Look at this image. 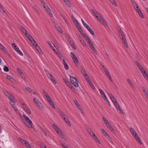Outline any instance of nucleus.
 Listing matches in <instances>:
<instances>
[{"label":"nucleus","mask_w":148,"mask_h":148,"mask_svg":"<svg viewBox=\"0 0 148 148\" xmlns=\"http://www.w3.org/2000/svg\"><path fill=\"white\" fill-rule=\"evenodd\" d=\"M23 117L26 121L25 122H24V124L29 128L30 129L32 128L33 125L32 121L25 115H23Z\"/></svg>","instance_id":"1"},{"label":"nucleus","mask_w":148,"mask_h":148,"mask_svg":"<svg viewBox=\"0 0 148 148\" xmlns=\"http://www.w3.org/2000/svg\"><path fill=\"white\" fill-rule=\"evenodd\" d=\"M3 92L4 94L7 97L8 99L10 100V101H11L12 103L15 102V100L14 97L7 90L5 91H3Z\"/></svg>","instance_id":"2"},{"label":"nucleus","mask_w":148,"mask_h":148,"mask_svg":"<svg viewBox=\"0 0 148 148\" xmlns=\"http://www.w3.org/2000/svg\"><path fill=\"white\" fill-rule=\"evenodd\" d=\"M87 131L88 134L90 135L98 143H99L100 141L97 137L95 136L94 133L89 127H88L87 129Z\"/></svg>","instance_id":"3"},{"label":"nucleus","mask_w":148,"mask_h":148,"mask_svg":"<svg viewBox=\"0 0 148 148\" xmlns=\"http://www.w3.org/2000/svg\"><path fill=\"white\" fill-rule=\"evenodd\" d=\"M53 126L55 130V131L62 138H64V136L63 134L60 130L58 128V127L55 124H53Z\"/></svg>","instance_id":"4"},{"label":"nucleus","mask_w":148,"mask_h":148,"mask_svg":"<svg viewBox=\"0 0 148 148\" xmlns=\"http://www.w3.org/2000/svg\"><path fill=\"white\" fill-rule=\"evenodd\" d=\"M133 4L134 5V8L135 10L138 13L140 16L142 18H144V17L142 13H141V10H140V8H138V6L136 3L134 2V3H133Z\"/></svg>","instance_id":"5"},{"label":"nucleus","mask_w":148,"mask_h":148,"mask_svg":"<svg viewBox=\"0 0 148 148\" xmlns=\"http://www.w3.org/2000/svg\"><path fill=\"white\" fill-rule=\"evenodd\" d=\"M70 80L71 83L76 87H77L79 85L78 81L75 77L70 76Z\"/></svg>","instance_id":"6"},{"label":"nucleus","mask_w":148,"mask_h":148,"mask_svg":"<svg viewBox=\"0 0 148 148\" xmlns=\"http://www.w3.org/2000/svg\"><path fill=\"white\" fill-rule=\"evenodd\" d=\"M33 100L34 103L39 108L41 109L42 108V104L38 99L35 97H34L33 99Z\"/></svg>","instance_id":"7"},{"label":"nucleus","mask_w":148,"mask_h":148,"mask_svg":"<svg viewBox=\"0 0 148 148\" xmlns=\"http://www.w3.org/2000/svg\"><path fill=\"white\" fill-rule=\"evenodd\" d=\"M12 47L14 50L16 51L17 53L20 56H23V54L22 52L19 49L18 47H17V46L14 43H12L11 44Z\"/></svg>","instance_id":"8"},{"label":"nucleus","mask_w":148,"mask_h":148,"mask_svg":"<svg viewBox=\"0 0 148 148\" xmlns=\"http://www.w3.org/2000/svg\"><path fill=\"white\" fill-rule=\"evenodd\" d=\"M43 6L44 8L47 11V12L49 14V15L50 16L53 17V14H52L51 10L47 5L46 3L44 5H43Z\"/></svg>","instance_id":"9"},{"label":"nucleus","mask_w":148,"mask_h":148,"mask_svg":"<svg viewBox=\"0 0 148 148\" xmlns=\"http://www.w3.org/2000/svg\"><path fill=\"white\" fill-rule=\"evenodd\" d=\"M129 130L132 135L134 138L138 135L137 133L132 127H130Z\"/></svg>","instance_id":"10"},{"label":"nucleus","mask_w":148,"mask_h":148,"mask_svg":"<svg viewBox=\"0 0 148 148\" xmlns=\"http://www.w3.org/2000/svg\"><path fill=\"white\" fill-rule=\"evenodd\" d=\"M111 99L112 100V102L114 103L117 108L120 111V107L114 97H113Z\"/></svg>","instance_id":"11"},{"label":"nucleus","mask_w":148,"mask_h":148,"mask_svg":"<svg viewBox=\"0 0 148 148\" xmlns=\"http://www.w3.org/2000/svg\"><path fill=\"white\" fill-rule=\"evenodd\" d=\"M22 107L25 111L27 113L29 114H31L30 109L27 106L24 105V104H23V106H22Z\"/></svg>","instance_id":"12"},{"label":"nucleus","mask_w":148,"mask_h":148,"mask_svg":"<svg viewBox=\"0 0 148 148\" xmlns=\"http://www.w3.org/2000/svg\"><path fill=\"white\" fill-rule=\"evenodd\" d=\"M0 49L4 53H6L7 52V49L1 43H0Z\"/></svg>","instance_id":"13"},{"label":"nucleus","mask_w":148,"mask_h":148,"mask_svg":"<svg viewBox=\"0 0 148 148\" xmlns=\"http://www.w3.org/2000/svg\"><path fill=\"white\" fill-rule=\"evenodd\" d=\"M127 81L128 82L129 85L133 89H135V88L134 86L132 83V82L129 79H127Z\"/></svg>","instance_id":"14"},{"label":"nucleus","mask_w":148,"mask_h":148,"mask_svg":"<svg viewBox=\"0 0 148 148\" xmlns=\"http://www.w3.org/2000/svg\"><path fill=\"white\" fill-rule=\"evenodd\" d=\"M48 78L51 80L54 83L56 84V82L55 79L54 78L53 76L51 74L49 75L48 76Z\"/></svg>","instance_id":"15"},{"label":"nucleus","mask_w":148,"mask_h":148,"mask_svg":"<svg viewBox=\"0 0 148 148\" xmlns=\"http://www.w3.org/2000/svg\"><path fill=\"white\" fill-rule=\"evenodd\" d=\"M9 103L11 105L13 108V109L15 111V112H18V109H17L16 107L15 106H14V105L13 104V103H12V102H11V101H9Z\"/></svg>","instance_id":"16"},{"label":"nucleus","mask_w":148,"mask_h":148,"mask_svg":"<svg viewBox=\"0 0 148 148\" xmlns=\"http://www.w3.org/2000/svg\"><path fill=\"white\" fill-rule=\"evenodd\" d=\"M126 40V39L123 32L121 31V41H123Z\"/></svg>","instance_id":"17"},{"label":"nucleus","mask_w":148,"mask_h":148,"mask_svg":"<svg viewBox=\"0 0 148 148\" xmlns=\"http://www.w3.org/2000/svg\"><path fill=\"white\" fill-rule=\"evenodd\" d=\"M99 90L100 93L101 94L103 98H106V95L105 94L103 90L100 89H99Z\"/></svg>","instance_id":"18"},{"label":"nucleus","mask_w":148,"mask_h":148,"mask_svg":"<svg viewBox=\"0 0 148 148\" xmlns=\"http://www.w3.org/2000/svg\"><path fill=\"white\" fill-rule=\"evenodd\" d=\"M68 42L70 43L71 45V47L73 48H74V49H76V48L75 47V45H74L73 42V41H72L70 39H68Z\"/></svg>","instance_id":"19"},{"label":"nucleus","mask_w":148,"mask_h":148,"mask_svg":"<svg viewBox=\"0 0 148 148\" xmlns=\"http://www.w3.org/2000/svg\"><path fill=\"white\" fill-rule=\"evenodd\" d=\"M122 44L123 45L124 47L126 48H128V44L127 43V41L126 40H124L123 41H122Z\"/></svg>","instance_id":"20"},{"label":"nucleus","mask_w":148,"mask_h":148,"mask_svg":"<svg viewBox=\"0 0 148 148\" xmlns=\"http://www.w3.org/2000/svg\"><path fill=\"white\" fill-rule=\"evenodd\" d=\"M73 60L76 66H77L78 65V63L79 62V61L78 60L77 58L76 57H74V58H73Z\"/></svg>","instance_id":"21"},{"label":"nucleus","mask_w":148,"mask_h":148,"mask_svg":"<svg viewBox=\"0 0 148 148\" xmlns=\"http://www.w3.org/2000/svg\"><path fill=\"white\" fill-rule=\"evenodd\" d=\"M99 22L101 23L104 26L107 27L108 26V24L106 23L105 20L103 18L101 19Z\"/></svg>","instance_id":"22"},{"label":"nucleus","mask_w":148,"mask_h":148,"mask_svg":"<svg viewBox=\"0 0 148 148\" xmlns=\"http://www.w3.org/2000/svg\"><path fill=\"white\" fill-rule=\"evenodd\" d=\"M35 46V48L36 50L38 51L40 54H42V52L41 51V50L40 49V47L38 46V45H36Z\"/></svg>","instance_id":"23"},{"label":"nucleus","mask_w":148,"mask_h":148,"mask_svg":"<svg viewBox=\"0 0 148 148\" xmlns=\"http://www.w3.org/2000/svg\"><path fill=\"white\" fill-rule=\"evenodd\" d=\"M106 125L108 129H109L112 132H113V129L109 123L107 124H106Z\"/></svg>","instance_id":"24"},{"label":"nucleus","mask_w":148,"mask_h":148,"mask_svg":"<svg viewBox=\"0 0 148 148\" xmlns=\"http://www.w3.org/2000/svg\"><path fill=\"white\" fill-rule=\"evenodd\" d=\"M91 11L93 14L96 17V16H98L99 14L95 10L93 9H92Z\"/></svg>","instance_id":"25"},{"label":"nucleus","mask_w":148,"mask_h":148,"mask_svg":"<svg viewBox=\"0 0 148 148\" xmlns=\"http://www.w3.org/2000/svg\"><path fill=\"white\" fill-rule=\"evenodd\" d=\"M74 103H75V106L77 107V108L78 109H80L81 106L78 103V102L77 101V100H74Z\"/></svg>","instance_id":"26"},{"label":"nucleus","mask_w":148,"mask_h":148,"mask_svg":"<svg viewBox=\"0 0 148 148\" xmlns=\"http://www.w3.org/2000/svg\"><path fill=\"white\" fill-rule=\"evenodd\" d=\"M134 138L136 139V140L138 142L140 145L142 144V143L140 139V138L138 137V135L137 136L135 137Z\"/></svg>","instance_id":"27"},{"label":"nucleus","mask_w":148,"mask_h":148,"mask_svg":"<svg viewBox=\"0 0 148 148\" xmlns=\"http://www.w3.org/2000/svg\"><path fill=\"white\" fill-rule=\"evenodd\" d=\"M42 92L44 95L46 99H47L48 97H49V96L48 95V93L46 92L44 90H42Z\"/></svg>","instance_id":"28"},{"label":"nucleus","mask_w":148,"mask_h":148,"mask_svg":"<svg viewBox=\"0 0 148 148\" xmlns=\"http://www.w3.org/2000/svg\"><path fill=\"white\" fill-rule=\"evenodd\" d=\"M0 12L4 15H5V13L3 10L1 5L0 4Z\"/></svg>","instance_id":"29"},{"label":"nucleus","mask_w":148,"mask_h":148,"mask_svg":"<svg viewBox=\"0 0 148 148\" xmlns=\"http://www.w3.org/2000/svg\"><path fill=\"white\" fill-rule=\"evenodd\" d=\"M84 76L85 77V78L87 80L88 82L90 81L89 76L87 75L86 73L85 74H84Z\"/></svg>","instance_id":"30"},{"label":"nucleus","mask_w":148,"mask_h":148,"mask_svg":"<svg viewBox=\"0 0 148 148\" xmlns=\"http://www.w3.org/2000/svg\"><path fill=\"white\" fill-rule=\"evenodd\" d=\"M6 77L8 79L12 82H13L14 81V79L12 77L9 75H7Z\"/></svg>","instance_id":"31"},{"label":"nucleus","mask_w":148,"mask_h":148,"mask_svg":"<svg viewBox=\"0 0 148 148\" xmlns=\"http://www.w3.org/2000/svg\"><path fill=\"white\" fill-rule=\"evenodd\" d=\"M89 85L91 87L92 89H95V88L94 86V85L92 84V83L91 82V81H89V82H88Z\"/></svg>","instance_id":"32"},{"label":"nucleus","mask_w":148,"mask_h":148,"mask_svg":"<svg viewBox=\"0 0 148 148\" xmlns=\"http://www.w3.org/2000/svg\"><path fill=\"white\" fill-rule=\"evenodd\" d=\"M81 21H82V23L84 25V26L86 27L87 29V28H88L89 27H90L82 19H81Z\"/></svg>","instance_id":"33"},{"label":"nucleus","mask_w":148,"mask_h":148,"mask_svg":"<svg viewBox=\"0 0 148 148\" xmlns=\"http://www.w3.org/2000/svg\"><path fill=\"white\" fill-rule=\"evenodd\" d=\"M103 135L108 140L110 141V138L107 132H106Z\"/></svg>","instance_id":"34"},{"label":"nucleus","mask_w":148,"mask_h":148,"mask_svg":"<svg viewBox=\"0 0 148 148\" xmlns=\"http://www.w3.org/2000/svg\"><path fill=\"white\" fill-rule=\"evenodd\" d=\"M56 29H57L58 30L60 33H62V30L61 28L58 25H57L56 26Z\"/></svg>","instance_id":"35"},{"label":"nucleus","mask_w":148,"mask_h":148,"mask_svg":"<svg viewBox=\"0 0 148 148\" xmlns=\"http://www.w3.org/2000/svg\"><path fill=\"white\" fill-rule=\"evenodd\" d=\"M144 78H146L148 79V74L146 73V71H144L142 74Z\"/></svg>","instance_id":"36"},{"label":"nucleus","mask_w":148,"mask_h":148,"mask_svg":"<svg viewBox=\"0 0 148 148\" xmlns=\"http://www.w3.org/2000/svg\"><path fill=\"white\" fill-rule=\"evenodd\" d=\"M79 40L80 42H81V44L83 45V46H86V44L85 42L84 41L82 40V38H79Z\"/></svg>","instance_id":"37"},{"label":"nucleus","mask_w":148,"mask_h":148,"mask_svg":"<svg viewBox=\"0 0 148 148\" xmlns=\"http://www.w3.org/2000/svg\"><path fill=\"white\" fill-rule=\"evenodd\" d=\"M90 46L91 47V48H92L93 51L95 53H96L97 52V51L96 49H95V47L93 46V44H90Z\"/></svg>","instance_id":"38"},{"label":"nucleus","mask_w":148,"mask_h":148,"mask_svg":"<svg viewBox=\"0 0 148 148\" xmlns=\"http://www.w3.org/2000/svg\"><path fill=\"white\" fill-rule=\"evenodd\" d=\"M87 29L88 30L89 32L92 35H95L94 32L90 27H89L88 28H87Z\"/></svg>","instance_id":"39"},{"label":"nucleus","mask_w":148,"mask_h":148,"mask_svg":"<svg viewBox=\"0 0 148 148\" xmlns=\"http://www.w3.org/2000/svg\"><path fill=\"white\" fill-rule=\"evenodd\" d=\"M20 29L24 34L27 32L23 27H20Z\"/></svg>","instance_id":"40"},{"label":"nucleus","mask_w":148,"mask_h":148,"mask_svg":"<svg viewBox=\"0 0 148 148\" xmlns=\"http://www.w3.org/2000/svg\"><path fill=\"white\" fill-rule=\"evenodd\" d=\"M24 144L25 145L26 147L27 148H32L31 147L30 145L28 143L27 141H26V142Z\"/></svg>","instance_id":"41"},{"label":"nucleus","mask_w":148,"mask_h":148,"mask_svg":"<svg viewBox=\"0 0 148 148\" xmlns=\"http://www.w3.org/2000/svg\"><path fill=\"white\" fill-rule=\"evenodd\" d=\"M80 69L82 73L83 74H85L86 73V72L82 67H81L80 68Z\"/></svg>","instance_id":"42"},{"label":"nucleus","mask_w":148,"mask_h":148,"mask_svg":"<svg viewBox=\"0 0 148 148\" xmlns=\"http://www.w3.org/2000/svg\"><path fill=\"white\" fill-rule=\"evenodd\" d=\"M96 17L97 18L98 20L99 21L101 19L103 18L99 14L98 15V16H96Z\"/></svg>","instance_id":"43"},{"label":"nucleus","mask_w":148,"mask_h":148,"mask_svg":"<svg viewBox=\"0 0 148 148\" xmlns=\"http://www.w3.org/2000/svg\"><path fill=\"white\" fill-rule=\"evenodd\" d=\"M47 42L51 47H52L53 46L52 45H54V44L49 40H48Z\"/></svg>","instance_id":"44"},{"label":"nucleus","mask_w":148,"mask_h":148,"mask_svg":"<svg viewBox=\"0 0 148 148\" xmlns=\"http://www.w3.org/2000/svg\"><path fill=\"white\" fill-rule=\"evenodd\" d=\"M63 80L67 86L70 83V82L68 80L64 78L63 79Z\"/></svg>","instance_id":"45"},{"label":"nucleus","mask_w":148,"mask_h":148,"mask_svg":"<svg viewBox=\"0 0 148 148\" xmlns=\"http://www.w3.org/2000/svg\"><path fill=\"white\" fill-rule=\"evenodd\" d=\"M104 71L106 74L107 75V76H108V75H109V73L107 69H106V68H104Z\"/></svg>","instance_id":"46"},{"label":"nucleus","mask_w":148,"mask_h":148,"mask_svg":"<svg viewBox=\"0 0 148 148\" xmlns=\"http://www.w3.org/2000/svg\"><path fill=\"white\" fill-rule=\"evenodd\" d=\"M3 70L5 72H8L9 71L8 67L6 66H3Z\"/></svg>","instance_id":"47"},{"label":"nucleus","mask_w":148,"mask_h":148,"mask_svg":"<svg viewBox=\"0 0 148 148\" xmlns=\"http://www.w3.org/2000/svg\"><path fill=\"white\" fill-rule=\"evenodd\" d=\"M25 36L28 38H29L31 36L30 35L29 33L27 32L25 34H24Z\"/></svg>","instance_id":"48"},{"label":"nucleus","mask_w":148,"mask_h":148,"mask_svg":"<svg viewBox=\"0 0 148 148\" xmlns=\"http://www.w3.org/2000/svg\"><path fill=\"white\" fill-rule=\"evenodd\" d=\"M60 114L63 117H65L66 116L65 114L62 111H60Z\"/></svg>","instance_id":"49"},{"label":"nucleus","mask_w":148,"mask_h":148,"mask_svg":"<svg viewBox=\"0 0 148 148\" xmlns=\"http://www.w3.org/2000/svg\"><path fill=\"white\" fill-rule=\"evenodd\" d=\"M19 140H20V141L23 144H24L26 142V141L24 140L23 139L19 138Z\"/></svg>","instance_id":"50"},{"label":"nucleus","mask_w":148,"mask_h":148,"mask_svg":"<svg viewBox=\"0 0 148 148\" xmlns=\"http://www.w3.org/2000/svg\"><path fill=\"white\" fill-rule=\"evenodd\" d=\"M25 89L30 93H32V90H31V88H29V87H26Z\"/></svg>","instance_id":"51"},{"label":"nucleus","mask_w":148,"mask_h":148,"mask_svg":"<svg viewBox=\"0 0 148 148\" xmlns=\"http://www.w3.org/2000/svg\"><path fill=\"white\" fill-rule=\"evenodd\" d=\"M56 54H57L58 56L61 59L62 58V56L61 54L59 52L57 51L56 52Z\"/></svg>","instance_id":"52"},{"label":"nucleus","mask_w":148,"mask_h":148,"mask_svg":"<svg viewBox=\"0 0 148 148\" xmlns=\"http://www.w3.org/2000/svg\"><path fill=\"white\" fill-rule=\"evenodd\" d=\"M110 1L111 3L114 5L116 6V2L114 1V0H110Z\"/></svg>","instance_id":"53"},{"label":"nucleus","mask_w":148,"mask_h":148,"mask_svg":"<svg viewBox=\"0 0 148 148\" xmlns=\"http://www.w3.org/2000/svg\"><path fill=\"white\" fill-rule=\"evenodd\" d=\"M31 42L32 43L33 45L35 46L37 45V44L36 43V41L34 39L32 41V42Z\"/></svg>","instance_id":"54"},{"label":"nucleus","mask_w":148,"mask_h":148,"mask_svg":"<svg viewBox=\"0 0 148 148\" xmlns=\"http://www.w3.org/2000/svg\"><path fill=\"white\" fill-rule=\"evenodd\" d=\"M86 40L88 41V42L89 44V45H90V44H92V43L91 42V41L90 39L88 37L86 39Z\"/></svg>","instance_id":"55"},{"label":"nucleus","mask_w":148,"mask_h":148,"mask_svg":"<svg viewBox=\"0 0 148 148\" xmlns=\"http://www.w3.org/2000/svg\"><path fill=\"white\" fill-rule=\"evenodd\" d=\"M70 54H71V56L72 57V59H73V58H74V57H76L75 55L73 52H71Z\"/></svg>","instance_id":"56"},{"label":"nucleus","mask_w":148,"mask_h":148,"mask_svg":"<svg viewBox=\"0 0 148 148\" xmlns=\"http://www.w3.org/2000/svg\"><path fill=\"white\" fill-rule=\"evenodd\" d=\"M138 68L139 70L141 71L142 73V74L143 73V72L144 71H143V68L142 67H141V66H140V67H138Z\"/></svg>","instance_id":"57"},{"label":"nucleus","mask_w":148,"mask_h":148,"mask_svg":"<svg viewBox=\"0 0 148 148\" xmlns=\"http://www.w3.org/2000/svg\"><path fill=\"white\" fill-rule=\"evenodd\" d=\"M49 104L54 109L55 108V107L54 106V105L53 103V102H51L50 103H49Z\"/></svg>","instance_id":"58"},{"label":"nucleus","mask_w":148,"mask_h":148,"mask_svg":"<svg viewBox=\"0 0 148 148\" xmlns=\"http://www.w3.org/2000/svg\"><path fill=\"white\" fill-rule=\"evenodd\" d=\"M75 25L76 27L77 28L78 27H80V26L79 25V23H78V21H76L75 23Z\"/></svg>","instance_id":"59"},{"label":"nucleus","mask_w":148,"mask_h":148,"mask_svg":"<svg viewBox=\"0 0 148 148\" xmlns=\"http://www.w3.org/2000/svg\"><path fill=\"white\" fill-rule=\"evenodd\" d=\"M71 18H72V20L74 23L77 21L75 18L73 16V15L71 16Z\"/></svg>","instance_id":"60"},{"label":"nucleus","mask_w":148,"mask_h":148,"mask_svg":"<svg viewBox=\"0 0 148 148\" xmlns=\"http://www.w3.org/2000/svg\"><path fill=\"white\" fill-rule=\"evenodd\" d=\"M64 65V68L65 69L68 70L69 68V67L68 66L67 64H66Z\"/></svg>","instance_id":"61"},{"label":"nucleus","mask_w":148,"mask_h":148,"mask_svg":"<svg viewBox=\"0 0 148 148\" xmlns=\"http://www.w3.org/2000/svg\"><path fill=\"white\" fill-rule=\"evenodd\" d=\"M45 71L46 73V74L47 75V76H49V75H50V74H51V73H49V72L48 70H47L45 69Z\"/></svg>","instance_id":"62"},{"label":"nucleus","mask_w":148,"mask_h":148,"mask_svg":"<svg viewBox=\"0 0 148 148\" xmlns=\"http://www.w3.org/2000/svg\"><path fill=\"white\" fill-rule=\"evenodd\" d=\"M82 36L86 38V39L88 37L86 34L84 33L82 35Z\"/></svg>","instance_id":"63"},{"label":"nucleus","mask_w":148,"mask_h":148,"mask_svg":"<svg viewBox=\"0 0 148 148\" xmlns=\"http://www.w3.org/2000/svg\"><path fill=\"white\" fill-rule=\"evenodd\" d=\"M40 2L42 4V5H44L46 3L45 2V1L43 0H39Z\"/></svg>","instance_id":"64"}]
</instances>
